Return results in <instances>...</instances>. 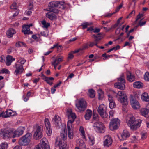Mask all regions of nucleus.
Instances as JSON below:
<instances>
[{
	"label": "nucleus",
	"mask_w": 149,
	"mask_h": 149,
	"mask_svg": "<svg viewBox=\"0 0 149 149\" xmlns=\"http://www.w3.org/2000/svg\"><path fill=\"white\" fill-rule=\"evenodd\" d=\"M142 122L141 120H136L135 117L132 116L130 118L127 124L132 130H135L140 127Z\"/></svg>",
	"instance_id": "f257e3e1"
},
{
	"label": "nucleus",
	"mask_w": 149,
	"mask_h": 149,
	"mask_svg": "<svg viewBox=\"0 0 149 149\" xmlns=\"http://www.w3.org/2000/svg\"><path fill=\"white\" fill-rule=\"evenodd\" d=\"M31 134L30 133H28L20 138L18 143L20 146L28 145L31 141Z\"/></svg>",
	"instance_id": "f03ea898"
},
{
	"label": "nucleus",
	"mask_w": 149,
	"mask_h": 149,
	"mask_svg": "<svg viewBox=\"0 0 149 149\" xmlns=\"http://www.w3.org/2000/svg\"><path fill=\"white\" fill-rule=\"evenodd\" d=\"M61 5L60 1H52L49 3V10L55 13H58L59 10L57 8L58 7H60Z\"/></svg>",
	"instance_id": "7ed1b4c3"
},
{
	"label": "nucleus",
	"mask_w": 149,
	"mask_h": 149,
	"mask_svg": "<svg viewBox=\"0 0 149 149\" xmlns=\"http://www.w3.org/2000/svg\"><path fill=\"white\" fill-rule=\"evenodd\" d=\"M125 83V77L123 74L120 75V77L118 79V82L114 84L115 87L123 90L125 88L124 84Z\"/></svg>",
	"instance_id": "20e7f679"
},
{
	"label": "nucleus",
	"mask_w": 149,
	"mask_h": 149,
	"mask_svg": "<svg viewBox=\"0 0 149 149\" xmlns=\"http://www.w3.org/2000/svg\"><path fill=\"white\" fill-rule=\"evenodd\" d=\"M93 127L94 130L97 132L103 133L105 131V127L101 122H95L93 124Z\"/></svg>",
	"instance_id": "39448f33"
},
{
	"label": "nucleus",
	"mask_w": 149,
	"mask_h": 149,
	"mask_svg": "<svg viewBox=\"0 0 149 149\" xmlns=\"http://www.w3.org/2000/svg\"><path fill=\"white\" fill-rule=\"evenodd\" d=\"M67 115L69 119L72 118V120H70L67 122V125L70 124V125H72V123L74 121L75 119L76 118V116L75 114L72 112V109L70 108H68L67 111Z\"/></svg>",
	"instance_id": "423d86ee"
},
{
	"label": "nucleus",
	"mask_w": 149,
	"mask_h": 149,
	"mask_svg": "<svg viewBox=\"0 0 149 149\" xmlns=\"http://www.w3.org/2000/svg\"><path fill=\"white\" fill-rule=\"evenodd\" d=\"M35 130L33 138L36 139H39L42 136V129L40 126L36 125L34 127Z\"/></svg>",
	"instance_id": "0eeeda50"
},
{
	"label": "nucleus",
	"mask_w": 149,
	"mask_h": 149,
	"mask_svg": "<svg viewBox=\"0 0 149 149\" xmlns=\"http://www.w3.org/2000/svg\"><path fill=\"white\" fill-rule=\"evenodd\" d=\"M120 123V120L118 118L112 119L110 122L109 128L111 130H116L119 127Z\"/></svg>",
	"instance_id": "6e6552de"
},
{
	"label": "nucleus",
	"mask_w": 149,
	"mask_h": 149,
	"mask_svg": "<svg viewBox=\"0 0 149 149\" xmlns=\"http://www.w3.org/2000/svg\"><path fill=\"white\" fill-rule=\"evenodd\" d=\"M106 106L102 104L99 106L97 109V111L100 116L102 118H106L108 114L106 112Z\"/></svg>",
	"instance_id": "1a4fd4ad"
},
{
	"label": "nucleus",
	"mask_w": 149,
	"mask_h": 149,
	"mask_svg": "<svg viewBox=\"0 0 149 149\" xmlns=\"http://www.w3.org/2000/svg\"><path fill=\"white\" fill-rule=\"evenodd\" d=\"M1 131V135H2L4 139L15 137L13 129L8 130H4Z\"/></svg>",
	"instance_id": "9d476101"
},
{
	"label": "nucleus",
	"mask_w": 149,
	"mask_h": 149,
	"mask_svg": "<svg viewBox=\"0 0 149 149\" xmlns=\"http://www.w3.org/2000/svg\"><path fill=\"white\" fill-rule=\"evenodd\" d=\"M13 67L15 69L14 74L16 75L21 74L24 70L23 65L21 64L19 62H17L15 63Z\"/></svg>",
	"instance_id": "9b49d317"
},
{
	"label": "nucleus",
	"mask_w": 149,
	"mask_h": 149,
	"mask_svg": "<svg viewBox=\"0 0 149 149\" xmlns=\"http://www.w3.org/2000/svg\"><path fill=\"white\" fill-rule=\"evenodd\" d=\"M113 92L120 96L118 98V101L120 102H128V99L127 95L125 94H124L122 91H119L117 93L113 91Z\"/></svg>",
	"instance_id": "f8f14e48"
},
{
	"label": "nucleus",
	"mask_w": 149,
	"mask_h": 149,
	"mask_svg": "<svg viewBox=\"0 0 149 149\" xmlns=\"http://www.w3.org/2000/svg\"><path fill=\"white\" fill-rule=\"evenodd\" d=\"M112 139L110 135H106L104 137L103 145L104 146L109 147L112 144Z\"/></svg>",
	"instance_id": "ddd939ff"
},
{
	"label": "nucleus",
	"mask_w": 149,
	"mask_h": 149,
	"mask_svg": "<svg viewBox=\"0 0 149 149\" xmlns=\"http://www.w3.org/2000/svg\"><path fill=\"white\" fill-rule=\"evenodd\" d=\"M25 129V127L22 126L19 127L16 130L13 129L15 137L22 135L23 134Z\"/></svg>",
	"instance_id": "4468645a"
},
{
	"label": "nucleus",
	"mask_w": 149,
	"mask_h": 149,
	"mask_svg": "<svg viewBox=\"0 0 149 149\" xmlns=\"http://www.w3.org/2000/svg\"><path fill=\"white\" fill-rule=\"evenodd\" d=\"M53 123L56 126L59 127L61 124V118L57 115H55L52 119Z\"/></svg>",
	"instance_id": "2eb2a0df"
},
{
	"label": "nucleus",
	"mask_w": 149,
	"mask_h": 149,
	"mask_svg": "<svg viewBox=\"0 0 149 149\" xmlns=\"http://www.w3.org/2000/svg\"><path fill=\"white\" fill-rule=\"evenodd\" d=\"M75 106L79 112L84 111L87 107L86 103H76Z\"/></svg>",
	"instance_id": "dca6fc26"
},
{
	"label": "nucleus",
	"mask_w": 149,
	"mask_h": 149,
	"mask_svg": "<svg viewBox=\"0 0 149 149\" xmlns=\"http://www.w3.org/2000/svg\"><path fill=\"white\" fill-rule=\"evenodd\" d=\"M72 126L70 125L69 124V125H67V131L68 137L70 139H72L74 138V133L73 131Z\"/></svg>",
	"instance_id": "f3484780"
},
{
	"label": "nucleus",
	"mask_w": 149,
	"mask_h": 149,
	"mask_svg": "<svg viewBox=\"0 0 149 149\" xmlns=\"http://www.w3.org/2000/svg\"><path fill=\"white\" fill-rule=\"evenodd\" d=\"M22 32L24 34H31L33 33L30 30V26L28 25H24L23 26Z\"/></svg>",
	"instance_id": "a211bd4d"
},
{
	"label": "nucleus",
	"mask_w": 149,
	"mask_h": 149,
	"mask_svg": "<svg viewBox=\"0 0 149 149\" xmlns=\"http://www.w3.org/2000/svg\"><path fill=\"white\" fill-rule=\"evenodd\" d=\"M77 143L79 147H75V149H85V145L83 141L81 139H79L77 141Z\"/></svg>",
	"instance_id": "6ab92c4d"
},
{
	"label": "nucleus",
	"mask_w": 149,
	"mask_h": 149,
	"mask_svg": "<svg viewBox=\"0 0 149 149\" xmlns=\"http://www.w3.org/2000/svg\"><path fill=\"white\" fill-rule=\"evenodd\" d=\"M55 144L60 147V149H68L67 144L65 143L63 144L62 141H58L57 139L55 141Z\"/></svg>",
	"instance_id": "aec40b11"
},
{
	"label": "nucleus",
	"mask_w": 149,
	"mask_h": 149,
	"mask_svg": "<svg viewBox=\"0 0 149 149\" xmlns=\"http://www.w3.org/2000/svg\"><path fill=\"white\" fill-rule=\"evenodd\" d=\"M141 114L145 117H149V109L146 108H142L140 111Z\"/></svg>",
	"instance_id": "412c9836"
},
{
	"label": "nucleus",
	"mask_w": 149,
	"mask_h": 149,
	"mask_svg": "<svg viewBox=\"0 0 149 149\" xmlns=\"http://www.w3.org/2000/svg\"><path fill=\"white\" fill-rule=\"evenodd\" d=\"M38 145H41L42 149L47 147L49 146L48 141L45 138H43L41 140L40 143Z\"/></svg>",
	"instance_id": "4be33fe9"
},
{
	"label": "nucleus",
	"mask_w": 149,
	"mask_h": 149,
	"mask_svg": "<svg viewBox=\"0 0 149 149\" xmlns=\"http://www.w3.org/2000/svg\"><path fill=\"white\" fill-rule=\"evenodd\" d=\"M41 77H42V79L45 81L47 84L50 85H52L53 84L52 82L49 81H52L54 80V78L52 77H49L45 76L43 74L42 75Z\"/></svg>",
	"instance_id": "5701e85b"
},
{
	"label": "nucleus",
	"mask_w": 149,
	"mask_h": 149,
	"mask_svg": "<svg viewBox=\"0 0 149 149\" xmlns=\"http://www.w3.org/2000/svg\"><path fill=\"white\" fill-rule=\"evenodd\" d=\"M127 80L130 82H132L135 80V77L130 72L128 71L127 72Z\"/></svg>",
	"instance_id": "b1692460"
},
{
	"label": "nucleus",
	"mask_w": 149,
	"mask_h": 149,
	"mask_svg": "<svg viewBox=\"0 0 149 149\" xmlns=\"http://www.w3.org/2000/svg\"><path fill=\"white\" fill-rule=\"evenodd\" d=\"M92 115V111L89 109H87L86 111V114L84 117L86 120H89L91 118Z\"/></svg>",
	"instance_id": "393cba45"
},
{
	"label": "nucleus",
	"mask_w": 149,
	"mask_h": 149,
	"mask_svg": "<svg viewBox=\"0 0 149 149\" xmlns=\"http://www.w3.org/2000/svg\"><path fill=\"white\" fill-rule=\"evenodd\" d=\"M130 134L128 131L126 130H124L121 134V136L123 140L126 139L129 137Z\"/></svg>",
	"instance_id": "a878e982"
},
{
	"label": "nucleus",
	"mask_w": 149,
	"mask_h": 149,
	"mask_svg": "<svg viewBox=\"0 0 149 149\" xmlns=\"http://www.w3.org/2000/svg\"><path fill=\"white\" fill-rule=\"evenodd\" d=\"M15 60L14 58H13L12 56L10 55H8L6 57V65L8 66L11 64V63Z\"/></svg>",
	"instance_id": "bb28decb"
},
{
	"label": "nucleus",
	"mask_w": 149,
	"mask_h": 149,
	"mask_svg": "<svg viewBox=\"0 0 149 149\" xmlns=\"http://www.w3.org/2000/svg\"><path fill=\"white\" fill-rule=\"evenodd\" d=\"M79 132L80 133L81 135L82 136V138L84 139L85 141H86V139L84 130V127L82 126H81L80 127Z\"/></svg>",
	"instance_id": "cd10ccee"
},
{
	"label": "nucleus",
	"mask_w": 149,
	"mask_h": 149,
	"mask_svg": "<svg viewBox=\"0 0 149 149\" xmlns=\"http://www.w3.org/2000/svg\"><path fill=\"white\" fill-rule=\"evenodd\" d=\"M8 118L12 116H15L17 115V114L15 111H13L11 109L6 110Z\"/></svg>",
	"instance_id": "c85d7f7f"
},
{
	"label": "nucleus",
	"mask_w": 149,
	"mask_h": 149,
	"mask_svg": "<svg viewBox=\"0 0 149 149\" xmlns=\"http://www.w3.org/2000/svg\"><path fill=\"white\" fill-rule=\"evenodd\" d=\"M46 16L49 19L51 20H53L55 19L56 18V15L51 12H49L46 13Z\"/></svg>",
	"instance_id": "c756f323"
},
{
	"label": "nucleus",
	"mask_w": 149,
	"mask_h": 149,
	"mask_svg": "<svg viewBox=\"0 0 149 149\" xmlns=\"http://www.w3.org/2000/svg\"><path fill=\"white\" fill-rule=\"evenodd\" d=\"M16 33L15 30L12 29L10 28L7 31L6 34L10 38L13 36V35Z\"/></svg>",
	"instance_id": "7c9ffc66"
},
{
	"label": "nucleus",
	"mask_w": 149,
	"mask_h": 149,
	"mask_svg": "<svg viewBox=\"0 0 149 149\" xmlns=\"http://www.w3.org/2000/svg\"><path fill=\"white\" fill-rule=\"evenodd\" d=\"M141 98L143 101L148 102L149 101V96L146 93H143L141 95Z\"/></svg>",
	"instance_id": "2f4dec72"
},
{
	"label": "nucleus",
	"mask_w": 149,
	"mask_h": 149,
	"mask_svg": "<svg viewBox=\"0 0 149 149\" xmlns=\"http://www.w3.org/2000/svg\"><path fill=\"white\" fill-rule=\"evenodd\" d=\"M143 86V84L140 81H136L133 83V87L135 88H141Z\"/></svg>",
	"instance_id": "473e14b6"
},
{
	"label": "nucleus",
	"mask_w": 149,
	"mask_h": 149,
	"mask_svg": "<svg viewBox=\"0 0 149 149\" xmlns=\"http://www.w3.org/2000/svg\"><path fill=\"white\" fill-rule=\"evenodd\" d=\"M88 95L91 98H93L95 97V91L93 89H90L88 90Z\"/></svg>",
	"instance_id": "72a5a7b5"
},
{
	"label": "nucleus",
	"mask_w": 149,
	"mask_h": 149,
	"mask_svg": "<svg viewBox=\"0 0 149 149\" xmlns=\"http://www.w3.org/2000/svg\"><path fill=\"white\" fill-rule=\"evenodd\" d=\"M59 58H58L57 57L56 59H55V61L54 62V63H56L57 65H58V64L60 63L62 61H63V57L62 56H59Z\"/></svg>",
	"instance_id": "f704fd0d"
},
{
	"label": "nucleus",
	"mask_w": 149,
	"mask_h": 149,
	"mask_svg": "<svg viewBox=\"0 0 149 149\" xmlns=\"http://www.w3.org/2000/svg\"><path fill=\"white\" fill-rule=\"evenodd\" d=\"M131 105L132 108L135 110L139 109L141 107V106L139 103H131Z\"/></svg>",
	"instance_id": "c9c22d12"
},
{
	"label": "nucleus",
	"mask_w": 149,
	"mask_h": 149,
	"mask_svg": "<svg viewBox=\"0 0 149 149\" xmlns=\"http://www.w3.org/2000/svg\"><path fill=\"white\" fill-rule=\"evenodd\" d=\"M89 143L90 145H93L95 143V140L94 136H88Z\"/></svg>",
	"instance_id": "e433bc0d"
},
{
	"label": "nucleus",
	"mask_w": 149,
	"mask_h": 149,
	"mask_svg": "<svg viewBox=\"0 0 149 149\" xmlns=\"http://www.w3.org/2000/svg\"><path fill=\"white\" fill-rule=\"evenodd\" d=\"M8 147V144L6 142H3L0 144V149H7Z\"/></svg>",
	"instance_id": "4c0bfd02"
},
{
	"label": "nucleus",
	"mask_w": 149,
	"mask_h": 149,
	"mask_svg": "<svg viewBox=\"0 0 149 149\" xmlns=\"http://www.w3.org/2000/svg\"><path fill=\"white\" fill-rule=\"evenodd\" d=\"M99 116L98 114L96 113L95 111L93 110V121H97L99 120Z\"/></svg>",
	"instance_id": "58836bf2"
},
{
	"label": "nucleus",
	"mask_w": 149,
	"mask_h": 149,
	"mask_svg": "<svg viewBox=\"0 0 149 149\" xmlns=\"http://www.w3.org/2000/svg\"><path fill=\"white\" fill-rule=\"evenodd\" d=\"M138 97L136 98L135 96L130 95V102H138L137 100Z\"/></svg>",
	"instance_id": "ea45409f"
},
{
	"label": "nucleus",
	"mask_w": 149,
	"mask_h": 149,
	"mask_svg": "<svg viewBox=\"0 0 149 149\" xmlns=\"http://www.w3.org/2000/svg\"><path fill=\"white\" fill-rule=\"evenodd\" d=\"M44 122L46 128L51 127V125L49 119L47 118H46L45 119Z\"/></svg>",
	"instance_id": "a19ab883"
},
{
	"label": "nucleus",
	"mask_w": 149,
	"mask_h": 149,
	"mask_svg": "<svg viewBox=\"0 0 149 149\" xmlns=\"http://www.w3.org/2000/svg\"><path fill=\"white\" fill-rule=\"evenodd\" d=\"M41 23L42 25L43 26V27L44 28H47L50 26V23H46V21L45 20L42 21L41 22Z\"/></svg>",
	"instance_id": "79ce46f5"
},
{
	"label": "nucleus",
	"mask_w": 149,
	"mask_h": 149,
	"mask_svg": "<svg viewBox=\"0 0 149 149\" xmlns=\"http://www.w3.org/2000/svg\"><path fill=\"white\" fill-rule=\"evenodd\" d=\"M7 114L6 110L5 111L1 112L0 113V117H2L3 118H7L8 117Z\"/></svg>",
	"instance_id": "37998d69"
},
{
	"label": "nucleus",
	"mask_w": 149,
	"mask_h": 149,
	"mask_svg": "<svg viewBox=\"0 0 149 149\" xmlns=\"http://www.w3.org/2000/svg\"><path fill=\"white\" fill-rule=\"evenodd\" d=\"M108 97L109 102H114V98L110 94H108Z\"/></svg>",
	"instance_id": "c03bdc74"
},
{
	"label": "nucleus",
	"mask_w": 149,
	"mask_h": 149,
	"mask_svg": "<svg viewBox=\"0 0 149 149\" xmlns=\"http://www.w3.org/2000/svg\"><path fill=\"white\" fill-rule=\"evenodd\" d=\"M16 46L17 47H20L22 46H25L26 45L24 43L21 42H18L16 43Z\"/></svg>",
	"instance_id": "a18cd8bd"
},
{
	"label": "nucleus",
	"mask_w": 149,
	"mask_h": 149,
	"mask_svg": "<svg viewBox=\"0 0 149 149\" xmlns=\"http://www.w3.org/2000/svg\"><path fill=\"white\" fill-rule=\"evenodd\" d=\"M92 23L85 22L82 24L81 25L83 27V29H84L86 28L88 26L91 25Z\"/></svg>",
	"instance_id": "49530a36"
},
{
	"label": "nucleus",
	"mask_w": 149,
	"mask_h": 149,
	"mask_svg": "<svg viewBox=\"0 0 149 149\" xmlns=\"http://www.w3.org/2000/svg\"><path fill=\"white\" fill-rule=\"evenodd\" d=\"M46 132L47 136H50L52 133L51 127L48 128H46Z\"/></svg>",
	"instance_id": "de8ad7c7"
},
{
	"label": "nucleus",
	"mask_w": 149,
	"mask_h": 149,
	"mask_svg": "<svg viewBox=\"0 0 149 149\" xmlns=\"http://www.w3.org/2000/svg\"><path fill=\"white\" fill-rule=\"evenodd\" d=\"M144 79L147 81H149V72H146L144 75Z\"/></svg>",
	"instance_id": "09e8293b"
},
{
	"label": "nucleus",
	"mask_w": 149,
	"mask_h": 149,
	"mask_svg": "<svg viewBox=\"0 0 149 149\" xmlns=\"http://www.w3.org/2000/svg\"><path fill=\"white\" fill-rule=\"evenodd\" d=\"M60 136L62 139L65 140L67 138V134L65 132L64 133H61L60 134Z\"/></svg>",
	"instance_id": "8fccbe9b"
},
{
	"label": "nucleus",
	"mask_w": 149,
	"mask_h": 149,
	"mask_svg": "<svg viewBox=\"0 0 149 149\" xmlns=\"http://www.w3.org/2000/svg\"><path fill=\"white\" fill-rule=\"evenodd\" d=\"M109 119H112L114 117V111L113 110H111L109 112Z\"/></svg>",
	"instance_id": "3c124183"
},
{
	"label": "nucleus",
	"mask_w": 149,
	"mask_h": 149,
	"mask_svg": "<svg viewBox=\"0 0 149 149\" xmlns=\"http://www.w3.org/2000/svg\"><path fill=\"white\" fill-rule=\"evenodd\" d=\"M26 61V60L24 58H20L19 59L17 62H19L21 64L23 65Z\"/></svg>",
	"instance_id": "603ef678"
},
{
	"label": "nucleus",
	"mask_w": 149,
	"mask_h": 149,
	"mask_svg": "<svg viewBox=\"0 0 149 149\" xmlns=\"http://www.w3.org/2000/svg\"><path fill=\"white\" fill-rule=\"evenodd\" d=\"M80 48L81 51L85 50L88 48V45L87 44H85Z\"/></svg>",
	"instance_id": "864d4df0"
},
{
	"label": "nucleus",
	"mask_w": 149,
	"mask_h": 149,
	"mask_svg": "<svg viewBox=\"0 0 149 149\" xmlns=\"http://www.w3.org/2000/svg\"><path fill=\"white\" fill-rule=\"evenodd\" d=\"M144 16L143 13L141 14L139 13L138 15L137 16L135 21L137 22L139 19H141V17H143Z\"/></svg>",
	"instance_id": "5fc2aeb1"
},
{
	"label": "nucleus",
	"mask_w": 149,
	"mask_h": 149,
	"mask_svg": "<svg viewBox=\"0 0 149 149\" xmlns=\"http://www.w3.org/2000/svg\"><path fill=\"white\" fill-rule=\"evenodd\" d=\"M143 19H142L140 21H139L138 25L137 26H143L145 25L146 24V21H142V20Z\"/></svg>",
	"instance_id": "6e6d98bb"
},
{
	"label": "nucleus",
	"mask_w": 149,
	"mask_h": 149,
	"mask_svg": "<svg viewBox=\"0 0 149 149\" xmlns=\"http://www.w3.org/2000/svg\"><path fill=\"white\" fill-rule=\"evenodd\" d=\"M9 72V70L6 69H3L0 72V74L6 73L8 74Z\"/></svg>",
	"instance_id": "4d7b16f0"
},
{
	"label": "nucleus",
	"mask_w": 149,
	"mask_h": 149,
	"mask_svg": "<svg viewBox=\"0 0 149 149\" xmlns=\"http://www.w3.org/2000/svg\"><path fill=\"white\" fill-rule=\"evenodd\" d=\"M92 36L94 38L95 42H97V41H99L101 39L100 37L99 36H98L95 35H93Z\"/></svg>",
	"instance_id": "13d9d810"
},
{
	"label": "nucleus",
	"mask_w": 149,
	"mask_h": 149,
	"mask_svg": "<svg viewBox=\"0 0 149 149\" xmlns=\"http://www.w3.org/2000/svg\"><path fill=\"white\" fill-rule=\"evenodd\" d=\"M73 52L72 51L69 53L68 55V59H72L74 57V55H73Z\"/></svg>",
	"instance_id": "bf43d9fd"
},
{
	"label": "nucleus",
	"mask_w": 149,
	"mask_h": 149,
	"mask_svg": "<svg viewBox=\"0 0 149 149\" xmlns=\"http://www.w3.org/2000/svg\"><path fill=\"white\" fill-rule=\"evenodd\" d=\"M17 4L16 2H14L10 7L11 9H17Z\"/></svg>",
	"instance_id": "052dcab7"
},
{
	"label": "nucleus",
	"mask_w": 149,
	"mask_h": 149,
	"mask_svg": "<svg viewBox=\"0 0 149 149\" xmlns=\"http://www.w3.org/2000/svg\"><path fill=\"white\" fill-rule=\"evenodd\" d=\"M138 27V26H135L134 28L130 30L129 32L127 33V36H128L130 33L134 31V30H136L137 29V28Z\"/></svg>",
	"instance_id": "680f3d73"
},
{
	"label": "nucleus",
	"mask_w": 149,
	"mask_h": 149,
	"mask_svg": "<svg viewBox=\"0 0 149 149\" xmlns=\"http://www.w3.org/2000/svg\"><path fill=\"white\" fill-rule=\"evenodd\" d=\"M141 138L142 139H144L146 138L147 134L146 133L142 132L141 133Z\"/></svg>",
	"instance_id": "e2e57ef3"
},
{
	"label": "nucleus",
	"mask_w": 149,
	"mask_h": 149,
	"mask_svg": "<svg viewBox=\"0 0 149 149\" xmlns=\"http://www.w3.org/2000/svg\"><path fill=\"white\" fill-rule=\"evenodd\" d=\"M109 106L110 108L113 109L116 107V104L115 103H109Z\"/></svg>",
	"instance_id": "0e129e2a"
},
{
	"label": "nucleus",
	"mask_w": 149,
	"mask_h": 149,
	"mask_svg": "<svg viewBox=\"0 0 149 149\" xmlns=\"http://www.w3.org/2000/svg\"><path fill=\"white\" fill-rule=\"evenodd\" d=\"M97 42H90V44L89 45V46L90 47H93L94 45H96L97 47H98V46L97 45Z\"/></svg>",
	"instance_id": "69168bd1"
},
{
	"label": "nucleus",
	"mask_w": 149,
	"mask_h": 149,
	"mask_svg": "<svg viewBox=\"0 0 149 149\" xmlns=\"http://www.w3.org/2000/svg\"><path fill=\"white\" fill-rule=\"evenodd\" d=\"M128 103H123L122 107L123 108V110L125 112L126 111V110L125 109V107L127 105Z\"/></svg>",
	"instance_id": "338daca9"
},
{
	"label": "nucleus",
	"mask_w": 149,
	"mask_h": 149,
	"mask_svg": "<svg viewBox=\"0 0 149 149\" xmlns=\"http://www.w3.org/2000/svg\"><path fill=\"white\" fill-rule=\"evenodd\" d=\"M32 12V11L31 10H28V11H26L25 13L27 15H31Z\"/></svg>",
	"instance_id": "774afa93"
}]
</instances>
